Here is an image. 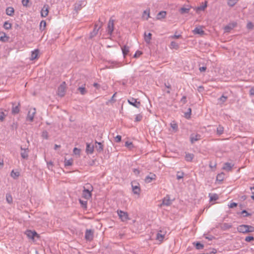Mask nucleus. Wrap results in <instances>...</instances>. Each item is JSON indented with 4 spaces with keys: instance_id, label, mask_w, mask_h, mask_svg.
<instances>
[{
    "instance_id": "f257e3e1",
    "label": "nucleus",
    "mask_w": 254,
    "mask_h": 254,
    "mask_svg": "<svg viewBox=\"0 0 254 254\" xmlns=\"http://www.w3.org/2000/svg\"><path fill=\"white\" fill-rule=\"evenodd\" d=\"M93 190V188L89 184H87L86 187H84L82 190V196L86 200L89 199L92 196L91 191Z\"/></svg>"
},
{
    "instance_id": "f03ea898",
    "label": "nucleus",
    "mask_w": 254,
    "mask_h": 254,
    "mask_svg": "<svg viewBox=\"0 0 254 254\" xmlns=\"http://www.w3.org/2000/svg\"><path fill=\"white\" fill-rule=\"evenodd\" d=\"M86 1L85 0H79L76 1L74 4V9L78 13V12L81 10V9L85 6Z\"/></svg>"
},
{
    "instance_id": "7ed1b4c3",
    "label": "nucleus",
    "mask_w": 254,
    "mask_h": 254,
    "mask_svg": "<svg viewBox=\"0 0 254 254\" xmlns=\"http://www.w3.org/2000/svg\"><path fill=\"white\" fill-rule=\"evenodd\" d=\"M117 213L119 218L123 222H126L129 219L128 213L127 212H125L121 210H118L117 211Z\"/></svg>"
},
{
    "instance_id": "20e7f679",
    "label": "nucleus",
    "mask_w": 254,
    "mask_h": 254,
    "mask_svg": "<svg viewBox=\"0 0 254 254\" xmlns=\"http://www.w3.org/2000/svg\"><path fill=\"white\" fill-rule=\"evenodd\" d=\"M36 109L35 108H31L30 109L28 113L27 114V117H26V120L27 121H29L30 122H32L33 121L34 117L35 116V115L36 114Z\"/></svg>"
},
{
    "instance_id": "39448f33",
    "label": "nucleus",
    "mask_w": 254,
    "mask_h": 254,
    "mask_svg": "<svg viewBox=\"0 0 254 254\" xmlns=\"http://www.w3.org/2000/svg\"><path fill=\"white\" fill-rule=\"evenodd\" d=\"M66 84L63 82L58 88V94L61 97H63L65 93Z\"/></svg>"
},
{
    "instance_id": "423d86ee",
    "label": "nucleus",
    "mask_w": 254,
    "mask_h": 254,
    "mask_svg": "<svg viewBox=\"0 0 254 254\" xmlns=\"http://www.w3.org/2000/svg\"><path fill=\"white\" fill-rule=\"evenodd\" d=\"M102 25V22L100 24L96 23L95 24L94 28L93 30L90 33V38H92L95 37L98 33L99 29L101 28Z\"/></svg>"
},
{
    "instance_id": "0eeeda50",
    "label": "nucleus",
    "mask_w": 254,
    "mask_h": 254,
    "mask_svg": "<svg viewBox=\"0 0 254 254\" xmlns=\"http://www.w3.org/2000/svg\"><path fill=\"white\" fill-rule=\"evenodd\" d=\"M201 135L199 134L192 133L190 136V141L191 144H193L195 141L200 140Z\"/></svg>"
},
{
    "instance_id": "6e6552de",
    "label": "nucleus",
    "mask_w": 254,
    "mask_h": 254,
    "mask_svg": "<svg viewBox=\"0 0 254 254\" xmlns=\"http://www.w3.org/2000/svg\"><path fill=\"white\" fill-rule=\"evenodd\" d=\"M85 239L88 241H91L93 239V231L91 229H87L85 232Z\"/></svg>"
},
{
    "instance_id": "1a4fd4ad",
    "label": "nucleus",
    "mask_w": 254,
    "mask_h": 254,
    "mask_svg": "<svg viewBox=\"0 0 254 254\" xmlns=\"http://www.w3.org/2000/svg\"><path fill=\"white\" fill-rule=\"evenodd\" d=\"M131 187L133 193L134 194H139L140 191V189L139 187V184L136 182H131Z\"/></svg>"
},
{
    "instance_id": "9d476101",
    "label": "nucleus",
    "mask_w": 254,
    "mask_h": 254,
    "mask_svg": "<svg viewBox=\"0 0 254 254\" xmlns=\"http://www.w3.org/2000/svg\"><path fill=\"white\" fill-rule=\"evenodd\" d=\"M20 149H21L20 155H21V157L23 159H28V154L29 152V149L28 148H23L22 147V146H21Z\"/></svg>"
},
{
    "instance_id": "9b49d317",
    "label": "nucleus",
    "mask_w": 254,
    "mask_h": 254,
    "mask_svg": "<svg viewBox=\"0 0 254 254\" xmlns=\"http://www.w3.org/2000/svg\"><path fill=\"white\" fill-rule=\"evenodd\" d=\"M128 102L129 104L132 105L133 106L139 108L141 106V103L140 102L137 101V99H134L133 98H131L130 99L128 100Z\"/></svg>"
},
{
    "instance_id": "f8f14e48",
    "label": "nucleus",
    "mask_w": 254,
    "mask_h": 254,
    "mask_svg": "<svg viewBox=\"0 0 254 254\" xmlns=\"http://www.w3.org/2000/svg\"><path fill=\"white\" fill-rule=\"evenodd\" d=\"M85 84H83L81 86H79L77 89V93H79L82 95L86 94L88 90L85 88Z\"/></svg>"
},
{
    "instance_id": "ddd939ff",
    "label": "nucleus",
    "mask_w": 254,
    "mask_h": 254,
    "mask_svg": "<svg viewBox=\"0 0 254 254\" xmlns=\"http://www.w3.org/2000/svg\"><path fill=\"white\" fill-rule=\"evenodd\" d=\"M49 8V6L48 4H45L43 6V7L41 11V15L42 17H45L48 15Z\"/></svg>"
},
{
    "instance_id": "4468645a",
    "label": "nucleus",
    "mask_w": 254,
    "mask_h": 254,
    "mask_svg": "<svg viewBox=\"0 0 254 254\" xmlns=\"http://www.w3.org/2000/svg\"><path fill=\"white\" fill-rule=\"evenodd\" d=\"M247 227V225H241L237 227V230L239 232L244 234L250 233Z\"/></svg>"
},
{
    "instance_id": "2eb2a0df",
    "label": "nucleus",
    "mask_w": 254,
    "mask_h": 254,
    "mask_svg": "<svg viewBox=\"0 0 254 254\" xmlns=\"http://www.w3.org/2000/svg\"><path fill=\"white\" fill-rule=\"evenodd\" d=\"M94 148L98 153H101L103 151L104 145L102 143L95 141Z\"/></svg>"
},
{
    "instance_id": "dca6fc26",
    "label": "nucleus",
    "mask_w": 254,
    "mask_h": 254,
    "mask_svg": "<svg viewBox=\"0 0 254 254\" xmlns=\"http://www.w3.org/2000/svg\"><path fill=\"white\" fill-rule=\"evenodd\" d=\"M114 20L113 19H110L108 24V33L111 35L113 31H114Z\"/></svg>"
},
{
    "instance_id": "f3484780",
    "label": "nucleus",
    "mask_w": 254,
    "mask_h": 254,
    "mask_svg": "<svg viewBox=\"0 0 254 254\" xmlns=\"http://www.w3.org/2000/svg\"><path fill=\"white\" fill-rule=\"evenodd\" d=\"M156 176L153 173H150L149 175L146 176L145 178V182L146 183H151L152 181L156 179Z\"/></svg>"
},
{
    "instance_id": "a211bd4d",
    "label": "nucleus",
    "mask_w": 254,
    "mask_h": 254,
    "mask_svg": "<svg viewBox=\"0 0 254 254\" xmlns=\"http://www.w3.org/2000/svg\"><path fill=\"white\" fill-rule=\"evenodd\" d=\"M25 234L29 238L32 239H34L35 236H38V235L35 231H32L31 230L26 231Z\"/></svg>"
},
{
    "instance_id": "6ab92c4d",
    "label": "nucleus",
    "mask_w": 254,
    "mask_h": 254,
    "mask_svg": "<svg viewBox=\"0 0 254 254\" xmlns=\"http://www.w3.org/2000/svg\"><path fill=\"white\" fill-rule=\"evenodd\" d=\"M236 23H232L226 25L224 27L225 32L227 33L229 32L231 30H232L234 27H236Z\"/></svg>"
},
{
    "instance_id": "aec40b11",
    "label": "nucleus",
    "mask_w": 254,
    "mask_h": 254,
    "mask_svg": "<svg viewBox=\"0 0 254 254\" xmlns=\"http://www.w3.org/2000/svg\"><path fill=\"white\" fill-rule=\"evenodd\" d=\"M94 145L86 143V152L87 154H92L94 151Z\"/></svg>"
},
{
    "instance_id": "412c9836",
    "label": "nucleus",
    "mask_w": 254,
    "mask_h": 254,
    "mask_svg": "<svg viewBox=\"0 0 254 254\" xmlns=\"http://www.w3.org/2000/svg\"><path fill=\"white\" fill-rule=\"evenodd\" d=\"M234 166V164H232L230 163L226 162L224 164V165L223 166V169L227 171H230L232 170V167Z\"/></svg>"
},
{
    "instance_id": "4be33fe9",
    "label": "nucleus",
    "mask_w": 254,
    "mask_h": 254,
    "mask_svg": "<svg viewBox=\"0 0 254 254\" xmlns=\"http://www.w3.org/2000/svg\"><path fill=\"white\" fill-rule=\"evenodd\" d=\"M124 58L128 54L129 52V47L127 45H125L121 48Z\"/></svg>"
},
{
    "instance_id": "5701e85b",
    "label": "nucleus",
    "mask_w": 254,
    "mask_h": 254,
    "mask_svg": "<svg viewBox=\"0 0 254 254\" xmlns=\"http://www.w3.org/2000/svg\"><path fill=\"white\" fill-rule=\"evenodd\" d=\"M19 106H20V103H18V105L16 106H14V104H13V106L11 110V113L13 115H15L18 114L19 112Z\"/></svg>"
},
{
    "instance_id": "b1692460",
    "label": "nucleus",
    "mask_w": 254,
    "mask_h": 254,
    "mask_svg": "<svg viewBox=\"0 0 254 254\" xmlns=\"http://www.w3.org/2000/svg\"><path fill=\"white\" fill-rule=\"evenodd\" d=\"M193 33L194 34H199L202 35L204 34V31L201 28L196 27L193 30Z\"/></svg>"
},
{
    "instance_id": "393cba45",
    "label": "nucleus",
    "mask_w": 254,
    "mask_h": 254,
    "mask_svg": "<svg viewBox=\"0 0 254 254\" xmlns=\"http://www.w3.org/2000/svg\"><path fill=\"white\" fill-rule=\"evenodd\" d=\"M166 15V12L165 11H161L159 12L156 16L157 19L160 20L162 18H165Z\"/></svg>"
},
{
    "instance_id": "a878e982",
    "label": "nucleus",
    "mask_w": 254,
    "mask_h": 254,
    "mask_svg": "<svg viewBox=\"0 0 254 254\" xmlns=\"http://www.w3.org/2000/svg\"><path fill=\"white\" fill-rule=\"evenodd\" d=\"M152 34L150 33L146 34V32L144 33V40L147 43H150L151 40Z\"/></svg>"
},
{
    "instance_id": "bb28decb",
    "label": "nucleus",
    "mask_w": 254,
    "mask_h": 254,
    "mask_svg": "<svg viewBox=\"0 0 254 254\" xmlns=\"http://www.w3.org/2000/svg\"><path fill=\"white\" fill-rule=\"evenodd\" d=\"M39 54V50H35L34 51H33L31 53L30 59L31 60H34L36 59H37L38 55Z\"/></svg>"
},
{
    "instance_id": "cd10ccee",
    "label": "nucleus",
    "mask_w": 254,
    "mask_h": 254,
    "mask_svg": "<svg viewBox=\"0 0 254 254\" xmlns=\"http://www.w3.org/2000/svg\"><path fill=\"white\" fill-rule=\"evenodd\" d=\"M14 10L12 7H8L6 9V13L9 16H12L13 15Z\"/></svg>"
},
{
    "instance_id": "c85d7f7f",
    "label": "nucleus",
    "mask_w": 254,
    "mask_h": 254,
    "mask_svg": "<svg viewBox=\"0 0 254 254\" xmlns=\"http://www.w3.org/2000/svg\"><path fill=\"white\" fill-rule=\"evenodd\" d=\"M10 176L14 179H16L20 176V173L18 171H14L12 170L11 172Z\"/></svg>"
},
{
    "instance_id": "c756f323",
    "label": "nucleus",
    "mask_w": 254,
    "mask_h": 254,
    "mask_svg": "<svg viewBox=\"0 0 254 254\" xmlns=\"http://www.w3.org/2000/svg\"><path fill=\"white\" fill-rule=\"evenodd\" d=\"M194 157V155L191 153H187L185 156L186 161L190 162L192 161Z\"/></svg>"
},
{
    "instance_id": "7c9ffc66",
    "label": "nucleus",
    "mask_w": 254,
    "mask_h": 254,
    "mask_svg": "<svg viewBox=\"0 0 254 254\" xmlns=\"http://www.w3.org/2000/svg\"><path fill=\"white\" fill-rule=\"evenodd\" d=\"M193 245L195 247L197 250H201L204 248V245L199 242H194Z\"/></svg>"
},
{
    "instance_id": "2f4dec72",
    "label": "nucleus",
    "mask_w": 254,
    "mask_h": 254,
    "mask_svg": "<svg viewBox=\"0 0 254 254\" xmlns=\"http://www.w3.org/2000/svg\"><path fill=\"white\" fill-rule=\"evenodd\" d=\"M216 132L218 135H220L224 132V127L221 125H219L217 127Z\"/></svg>"
},
{
    "instance_id": "473e14b6",
    "label": "nucleus",
    "mask_w": 254,
    "mask_h": 254,
    "mask_svg": "<svg viewBox=\"0 0 254 254\" xmlns=\"http://www.w3.org/2000/svg\"><path fill=\"white\" fill-rule=\"evenodd\" d=\"M171 204V202L169 198L165 197L162 201V205L169 206Z\"/></svg>"
},
{
    "instance_id": "72a5a7b5",
    "label": "nucleus",
    "mask_w": 254,
    "mask_h": 254,
    "mask_svg": "<svg viewBox=\"0 0 254 254\" xmlns=\"http://www.w3.org/2000/svg\"><path fill=\"white\" fill-rule=\"evenodd\" d=\"M179 45L177 43H176V42H174V41L171 42V43L170 44V48L171 49L177 50L179 49Z\"/></svg>"
},
{
    "instance_id": "f704fd0d",
    "label": "nucleus",
    "mask_w": 254,
    "mask_h": 254,
    "mask_svg": "<svg viewBox=\"0 0 254 254\" xmlns=\"http://www.w3.org/2000/svg\"><path fill=\"white\" fill-rule=\"evenodd\" d=\"M46 26V22L45 20H42L40 24V30L43 31Z\"/></svg>"
},
{
    "instance_id": "c9c22d12",
    "label": "nucleus",
    "mask_w": 254,
    "mask_h": 254,
    "mask_svg": "<svg viewBox=\"0 0 254 254\" xmlns=\"http://www.w3.org/2000/svg\"><path fill=\"white\" fill-rule=\"evenodd\" d=\"M87 200H83L81 199H79V201L80 204H81V206L84 208H87Z\"/></svg>"
},
{
    "instance_id": "e433bc0d",
    "label": "nucleus",
    "mask_w": 254,
    "mask_h": 254,
    "mask_svg": "<svg viewBox=\"0 0 254 254\" xmlns=\"http://www.w3.org/2000/svg\"><path fill=\"white\" fill-rule=\"evenodd\" d=\"M238 0H228L227 4L229 6L232 7L235 5Z\"/></svg>"
},
{
    "instance_id": "4c0bfd02",
    "label": "nucleus",
    "mask_w": 254,
    "mask_h": 254,
    "mask_svg": "<svg viewBox=\"0 0 254 254\" xmlns=\"http://www.w3.org/2000/svg\"><path fill=\"white\" fill-rule=\"evenodd\" d=\"M6 116V115L5 114L4 112L3 111L2 109L0 110V121L1 122L4 120Z\"/></svg>"
},
{
    "instance_id": "58836bf2",
    "label": "nucleus",
    "mask_w": 254,
    "mask_h": 254,
    "mask_svg": "<svg viewBox=\"0 0 254 254\" xmlns=\"http://www.w3.org/2000/svg\"><path fill=\"white\" fill-rule=\"evenodd\" d=\"M190 8L182 7L180 9L181 14L188 13L189 12Z\"/></svg>"
},
{
    "instance_id": "ea45409f",
    "label": "nucleus",
    "mask_w": 254,
    "mask_h": 254,
    "mask_svg": "<svg viewBox=\"0 0 254 254\" xmlns=\"http://www.w3.org/2000/svg\"><path fill=\"white\" fill-rule=\"evenodd\" d=\"M164 238V235H162L159 233H158L156 235V239L162 242L163 240V239Z\"/></svg>"
},
{
    "instance_id": "a19ab883",
    "label": "nucleus",
    "mask_w": 254,
    "mask_h": 254,
    "mask_svg": "<svg viewBox=\"0 0 254 254\" xmlns=\"http://www.w3.org/2000/svg\"><path fill=\"white\" fill-rule=\"evenodd\" d=\"M73 163V160L72 159L69 160H65L64 161V165L65 166H71Z\"/></svg>"
},
{
    "instance_id": "79ce46f5",
    "label": "nucleus",
    "mask_w": 254,
    "mask_h": 254,
    "mask_svg": "<svg viewBox=\"0 0 254 254\" xmlns=\"http://www.w3.org/2000/svg\"><path fill=\"white\" fill-rule=\"evenodd\" d=\"M42 137L43 138H45L46 139H48L49 138V134H48V132L46 130H44L42 132V135H41Z\"/></svg>"
},
{
    "instance_id": "37998d69",
    "label": "nucleus",
    "mask_w": 254,
    "mask_h": 254,
    "mask_svg": "<svg viewBox=\"0 0 254 254\" xmlns=\"http://www.w3.org/2000/svg\"><path fill=\"white\" fill-rule=\"evenodd\" d=\"M3 27L7 30L10 29L11 28V24L7 21H5L4 23Z\"/></svg>"
},
{
    "instance_id": "c03bdc74",
    "label": "nucleus",
    "mask_w": 254,
    "mask_h": 254,
    "mask_svg": "<svg viewBox=\"0 0 254 254\" xmlns=\"http://www.w3.org/2000/svg\"><path fill=\"white\" fill-rule=\"evenodd\" d=\"M6 199L7 202L9 204L11 203L12 202V197L9 194H6Z\"/></svg>"
},
{
    "instance_id": "a18cd8bd",
    "label": "nucleus",
    "mask_w": 254,
    "mask_h": 254,
    "mask_svg": "<svg viewBox=\"0 0 254 254\" xmlns=\"http://www.w3.org/2000/svg\"><path fill=\"white\" fill-rule=\"evenodd\" d=\"M9 37H7L5 33H3V36L0 37V40L2 42H6L8 40Z\"/></svg>"
},
{
    "instance_id": "49530a36",
    "label": "nucleus",
    "mask_w": 254,
    "mask_h": 254,
    "mask_svg": "<svg viewBox=\"0 0 254 254\" xmlns=\"http://www.w3.org/2000/svg\"><path fill=\"white\" fill-rule=\"evenodd\" d=\"M184 176V173L183 172H178L177 174V179L180 180L183 179Z\"/></svg>"
},
{
    "instance_id": "de8ad7c7",
    "label": "nucleus",
    "mask_w": 254,
    "mask_h": 254,
    "mask_svg": "<svg viewBox=\"0 0 254 254\" xmlns=\"http://www.w3.org/2000/svg\"><path fill=\"white\" fill-rule=\"evenodd\" d=\"M223 179H224V174L223 173L218 174L217 176L216 180L218 181L221 182L223 180Z\"/></svg>"
},
{
    "instance_id": "09e8293b",
    "label": "nucleus",
    "mask_w": 254,
    "mask_h": 254,
    "mask_svg": "<svg viewBox=\"0 0 254 254\" xmlns=\"http://www.w3.org/2000/svg\"><path fill=\"white\" fill-rule=\"evenodd\" d=\"M228 98L227 96L223 95L221 97L218 99V100L221 102L222 103H225Z\"/></svg>"
},
{
    "instance_id": "8fccbe9b",
    "label": "nucleus",
    "mask_w": 254,
    "mask_h": 254,
    "mask_svg": "<svg viewBox=\"0 0 254 254\" xmlns=\"http://www.w3.org/2000/svg\"><path fill=\"white\" fill-rule=\"evenodd\" d=\"M142 119V115L140 114H137L135 116V122H140Z\"/></svg>"
},
{
    "instance_id": "3c124183",
    "label": "nucleus",
    "mask_w": 254,
    "mask_h": 254,
    "mask_svg": "<svg viewBox=\"0 0 254 254\" xmlns=\"http://www.w3.org/2000/svg\"><path fill=\"white\" fill-rule=\"evenodd\" d=\"M206 7H207V2L205 1L204 5L198 6L197 8V10H204Z\"/></svg>"
},
{
    "instance_id": "603ef678",
    "label": "nucleus",
    "mask_w": 254,
    "mask_h": 254,
    "mask_svg": "<svg viewBox=\"0 0 254 254\" xmlns=\"http://www.w3.org/2000/svg\"><path fill=\"white\" fill-rule=\"evenodd\" d=\"M245 240L246 242H250L251 241L254 240V237L253 236H247L245 238Z\"/></svg>"
},
{
    "instance_id": "864d4df0",
    "label": "nucleus",
    "mask_w": 254,
    "mask_h": 254,
    "mask_svg": "<svg viewBox=\"0 0 254 254\" xmlns=\"http://www.w3.org/2000/svg\"><path fill=\"white\" fill-rule=\"evenodd\" d=\"M125 146L129 148H131L133 146V144L131 142L126 141Z\"/></svg>"
},
{
    "instance_id": "5fc2aeb1",
    "label": "nucleus",
    "mask_w": 254,
    "mask_h": 254,
    "mask_svg": "<svg viewBox=\"0 0 254 254\" xmlns=\"http://www.w3.org/2000/svg\"><path fill=\"white\" fill-rule=\"evenodd\" d=\"M241 214H245V215H243V217H248V216L251 215V214L250 213H248L246 210H243L241 212Z\"/></svg>"
},
{
    "instance_id": "6e6d98bb",
    "label": "nucleus",
    "mask_w": 254,
    "mask_h": 254,
    "mask_svg": "<svg viewBox=\"0 0 254 254\" xmlns=\"http://www.w3.org/2000/svg\"><path fill=\"white\" fill-rule=\"evenodd\" d=\"M122 136L120 135H117L115 137V140L116 142H120L121 141Z\"/></svg>"
},
{
    "instance_id": "4d7b16f0",
    "label": "nucleus",
    "mask_w": 254,
    "mask_h": 254,
    "mask_svg": "<svg viewBox=\"0 0 254 254\" xmlns=\"http://www.w3.org/2000/svg\"><path fill=\"white\" fill-rule=\"evenodd\" d=\"M149 9H146L144 10L143 12V16H144L145 14H146L147 15V17L146 18V20L148 19V18L149 17Z\"/></svg>"
},
{
    "instance_id": "13d9d810",
    "label": "nucleus",
    "mask_w": 254,
    "mask_h": 254,
    "mask_svg": "<svg viewBox=\"0 0 254 254\" xmlns=\"http://www.w3.org/2000/svg\"><path fill=\"white\" fill-rule=\"evenodd\" d=\"M187 97L186 96H183L182 99H181V102L183 103V104H185L187 103Z\"/></svg>"
},
{
    "instance_id": "bf43d9fd",
    "label": "nucleus",
    "mask_w": 254,
    "mask_h": 254,
    "mask_svg": "<svg viewBox=\"0 0 254 254\" xmlns=\"http://www.w3.org/2000/svg\"><path fill=\"white\" fill-rule=\"evenodd\" d=\"M182 37V35H177V34H174V35H172V36H170V38H172V39H179L180 38Z\"/></svg>"
},
{
    "instance_id": "052dcab7",
    "label": "nucleus",
    "mask_w": 254,
    "mask_h": 254,
    "mask_svg": "<svg viewBox=\"0 0 254 254\" xmlns=\"http://www.w3.org/2000/svg\"><path fill=\"white\" fill-rule=\"evenodd\" d=\"M29 2V0H22V3L24 6H27Z\"/></svg>"
},
{
    "instance_id": "680f3d73",
    "label": "nucleus",
    "mask_w": 254,
    "mask_h": 254,
    "mask_svg": "<svg viewBox=\"0 0 254 254\" xmlns=\"http://www.w3.org/2000/svg\"><path fill=\"white\" fill-rule=\"evenodd\" d=\"M142 52H140V51H137L136 52V53H135V54L134 55V58H138L139 57L141 54H142Z\"/></svg>"
},
{
    "instance_id": "e2e57ef3",
    "label": "nucleus",
    "mask_w": 254,
    "mask_h": 254,
    "mask_svg": "<svg viewBox=\"0 0 254 254\" xmlns=\"http://www.w3.org/2000/svg\"><path fill=\"white\" fill-rule=\"evenodd\" d=\"M247 229H248V230L250 231V232H254V227L252 226H250V225H247Z\"/></svg>"
},
{
    "instance_id": "0e129e2a",
    "label": "nucleus",
    "mask_w": 254,
    "mask_h": 254,
    "mask_svg": "<svg viewBox=\"0 0 254 254\" xmlns=\"http://www.w3.org/2000/svg\"><path fill=\"white\" fill-rule=\"evenodd\" d=\"M218 199V196L216 194H214L210 196V200H216Z\"/></svg>"
},
{
    "instance_id": "69168bd1",
    "label": "nucleus",
    "mask_w": 254,
    "mask_h": 254,
    "mask_svg": "<svg viewBox=\"0 0 254 254\" xmlns=\"http://www.w3.org/2000/svg\"><path fill=\"white\" fill-rule=\"evenodd\" d=\"M247 27L248 29H253L254 27V25L252 22H249L247 24Z\"/></svg>"
},
{
    "instance_id": "338daca9",
    "label": "nucleus",
    "mask_w": 254,
    "mask_h": 254,
    "mask_svg": "<svg viewBox=\"0 0 254 254\" xmlns=\"http://www.w3.org/2000/svg\"><path fill=\"white\" fill-rule=\"evenodd\" d=\"M73 153L75 154H79L80 153V149H77V148H74L73 149Z\"/></svg>"
},
{
    "instance_id": "774afa93",
    "label": "nucleus",
    "mask_w": 254,
    "mask_h": 254,
    "mask_svg": "<svg viewBox=\"0 0 254 254\" xmlns=\"http://www.w3.org/2000/svg\"><path fill=\"white\" fill-rule=\"evenodd\" d=\"M250 95L251 96H254V87H253L251 88L249 91Z\"/></svg>"
}]
</instances>
